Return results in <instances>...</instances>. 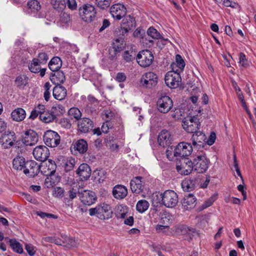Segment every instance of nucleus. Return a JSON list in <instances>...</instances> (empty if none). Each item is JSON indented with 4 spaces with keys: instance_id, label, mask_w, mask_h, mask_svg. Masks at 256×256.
Instances as JSON below:
<instances>
[{
    "instance_id": "bb28decb",
    "label": "nucleus",
    "mask_w": 256,
    "mask_h": 256,
    "mask_svg": "<svg viewBox=\"0 0 256 256\" xmlns=\"http://www.w3.org/2000/svg\"><path fill=\"white\" fill-rule=\"evenodd\" d=\"M112 194L114 198L118 200H122L127 196L128 190L126 186L118 184L114 188Z\"/></svg>"
},
{
    "instance_id": "774afa93",
    "label": "nucleus",
    "mask_w": 256,
    "mask_h": 256,
    "mask_svg": "<svg viewBox=\"0 0 256 256\" xmlns=\"http://www.w3.org/2000/svg\"><path fill=\"white\" fill-rule=\"evenodd\" d=\"M60 124L62 126L66 128H70L71 127L70 122L66 118L61 120Z\"/></svg>"
},
{
    "instance_id": "4468645a",
    "label": "nucleus",
    "mask_w": 256,
    "mask_h": 256,
    "mask_svg": "<svg viewBox=\"0 0 256 256\" xmlns=\"http://www.w3.org/2000/svg\"><path fill=\"white\" fill-rule=\"evenodd\" d=\"M78 196L80 202L84 205L90 206L94 204L96 200V196L94 192L84 190L78 192Z\"/></svg>"
},
{
    "instance_id": "e433bc0d",
    "label": "nucleus",
    "mask_w": 256,
    "mask_h": 256,
    "mask_svg": "<svg viewBox=\"0 0 256 256\" xmlns=\"http://www.w3.org/2000/svg\"><path fill=\"white\" fill-rule=\"evenodd\" d=\"M62 65V60L58 57L53 58L49 62L48 67L52 72L59 70Z\"/></svg>"
},
{
    "instance_id": "3c124183",
    "label": "nucleus",
    "mask_w": 256,
    "mask_h": 256,
    "mask_svg": "<svg viewBox=\"0 0 256 256\" xmlns=\"http://www.w3.org/2000/svg\"><path fill=\"white\" fill-rule=\"evenodd\" d=\"M76 245L75 240L71 238H66L63 241V246L68 248L74 247Z\"/></svg>"
},
{
    "instance_id": "de8ad7c7",
    "label": "nucleus",
    "mask_w": 256,
    "mask_h": 256,
    "mask_svg": "<svg viewBox=\"0 0 256 256\" xmlns=\"http://www.w3.org/2000/svg\"><path fill=\"white\" fill-rule=\"evenodd\" d=\"M68 114L74 117L76 120H80L82 116V112L77 108H72L68 110Z\"/></svg>"
},
{
    "instance_id": "e2e57ef3",
    "label": "nucleus",
    "mask_w": 256,
    "mask_h": 256,
    "mask_svg": "<svg viewBox=\"0 0 256 256\" xmlns=\"http://www.w3.org/2000/svg\"><path fill=\"white\" fill-rule=\"evenodd\" d=\"M66 4L68 8L71 10H74L77 8V4L76 0H67Z\"/></svg>"
},
{
    "instance_id": "f8f14e48",
    "label": "nucleus",
    "mask_w": 256,
    "mask_h": 256,
    "mask_svg": "<svg viewBox=\"0 0 256 256\" xmlns=\"http://www.w3.org/2000/svg\"><path fill=\"white\" fill-rule=\"evenodd\" d=\"M136 22L134 18L130 15L126 16L122 20L120 28L117 32L124 36L130 30L135 28Z\"/></svg>"
},
{
    "instance_id": "2f4dec72",
    "label": "nucleus",
    "mask_w": 256,
    "mask_h": 256,
    "mask_svg": "<svg viewBox=\"0 0 256 256\" xmlns=\"http://www.w3.org/2000/svg\"><path fill=\"white\" fill-rule=\"evenodd\" d=\"M172 70L176 71L178 70V72H182L185 66V62L182 57L180 54H176V62L171 64Z\"/></svg>"
},
{
    "instance_id": "6ab92c4d",
    "label": "nucleus",
    "mask_w": 256,
    "mask_h": 256,
    "mask_svg": "<svg viewBox=\"0 0 256 256\" xmlns=\"http://www.w3.org/2000/svg\"><path fill=\"white\" fill-rule=\"evenodd\" d=\"M38 141V134L32 130H26L22 139V143L26 146H32L36 144Z\"/></svg>"
},
{
    "instance_id": "680f3d73",
    "label": "nucleus",
    "mask_w": 256,
    "mask_h": 256,
    "mask_svg": "<svg viewBox=\"0 0 256 256\" xmlns=\"http://www.w3.org/2000/svg\"><path fill=\"white\" fill-rule=\"evenodd\" d=\"M183 111L180 109H176L175 111L172 114V116L176 120H178L182 116Z\"/></svg>"
},
{
    "instance_id": "4d7b16f0",
    "label": "nucleus",
    "mask_w": 256,
    "mask_h": 256,
    "mask_svg": "<svg viewBox=\"0 0 256 256\" xmlns=\"http://www.w3.org/2000/svg\"><path fill=\"white\" fill-rule=\"evenodd\" d=\"M40 64H43L46 62L48 58L45 52H40L38 54V58H36Z\"/></svg>"
},
{
    "instance_id": "9d476101",
    "label": "nucleus",
    "mask_w": 256,
    "mask_h": 256,
    "mask_svg": "<svg viewBox=\"0 0 256 256\" xmlns=\"http://www.w3.org/2000/svg\"><path fill=\"white\" fill-rule=\"evenodd\" d=\"M192 152V146L190 144L182 142L179 143L174 149V156L181 158H186L190 156Z\"/></svg>"
},
{
    "instance_id": "ddd939ff",
    "label": "nucleus",
    "mask_w": 256,
    "mask_h": 256,
    "mask_svg": "<svg viewBox=\"0 0 256 256\" xmlns=\"http://www.w3.org/2000/svg\"><path fill=\"white\" fill-rule=\"evenodd\" d=\"M24 173L30 178H34L38 175L40 170V166L34 160L26 162L24 168Z\"/></svg>"
},
{
    "instance_id": "bf43d9fd",
    "label": "nucleus",
    "mask_w": 256,
    "mask_h": 256,
    "mask_svg": "<svg viewBox=\"0 0 256 256\" xmlns=\"http://www.w3.org/2000/svg\"><path fill=\"white\" fill-rule=\"evenodd\" d=\"M60 20L62 23L66 24L70 20V15L67 13L64 12L62 14Z\"/></svg>"
},
{
    "instance_id": "5701e85b",
    "label": "nucleus",
    "mask_w": 256,
    "mask_h": 256,
    "mask_svg": "<svg viewBox=\"0 0 256 256\" xmlns=\"http://www.w3.org/2000/svg\"><path fill=\"white\" fill-rule=\"evenodd\" d=\"M172 137L170 132L162 130L158 134V141L159 144L163 147L169 146L171 144Z\"/></svg>"
},
{
    "instance_id": "393cba45",
    "label": "nucleus",
    "mask_w": 256,
    "mask_h": 256,
    "mask_svg": "<svg viewBox=\"0 0 256 256\" xmlns=\"http://www.w3.org/2000/svg\"><path fill=\"white\" fill-rule=\"evenodd\" d=\"M143 178L141 176H137L132 180L130 181V188L133 192L139 194L144 188V182L142 180Z\"/></svg>"
},
{
    "instance_id": "f3484780",
    "label": "nucleus",
    "mask_w": 256,
    "mask_h": 256,
    "mask_svg": "<svg viewBox=\"0 0 256 256\" xmlns=\"http://www.w3.org/2000/svg\"><path fill=\"white\" fill-rule=\"evenodd\" d=\"M206 136L204 133L196 131L192 134V141L194 148L200 149L206 146Z\"/></svg>"
},
{
    "instance_id": "0e129e2a",
    "label": "nucleus",
    "mask_w": 256,
    "mask_h": 256,
    "mask_svg": "<svg viewBox=\"0 0 256 256\" xmlns=\"http://www.w3.org/2000/svg\"><path fill=\"white\" fill-rule=\"evenodd\" d=\"M25 248L30 256H33L35 254L36 251L34 250V246L32 244H26Z\"/></svg>"
},
{
    "instance_id": "1a4fd4ad",
    "label": "nucleus",
    "mask_w": 256,
    "mask_h": 256,
    "mask_svg": "<svg viewBox=\"0 0 256 256\" xmlns=\"http://www.w3.org/2000/svg\"><path fill=\"white\" fill-rule=\"evenodd\" d=\"M173 106L172 100L168 96H162L156 102L158 110L161 113L166 114L170 110Z\"/></svg>"
},
{
    "instance_id": "0eeeda50",
    "label": "nucleus",
    "mask_w": 256,
    "mask_h": 256,
    "mask_svg": "<svg viewBox=\"0 0 256 256\" xmlns=\"http://www.w3.org/2000/svg\"><path fill=\"white\" fill-rule=\"evenodd\" d=\"M154 60V56L150 51L148 50L140 52L137 55L136 60L140 66L146 68L150 66Z\"/></svg>"
},
{
    "instance_id": "69168bd1",
    "label": "nucleus",
    "mask_w": 256,
    "mask_h": 256,
    "mask_svg": "<svg viewBox=\"0 0 256 256\" xmlns=\"http://www.w3.org/2000/svg\"><path fill=\"white\" fill-rule=\"evenodd\" d=\"M232 168L234 169L236 171L238 176H239L241 178H242V176L241 174L240 170L238 166V163L236 161V155H234V166H233Z\"/></svg>"
},
{
    "instance_id": "cd10ccee",
    "label": "nucleus",
    "mask_w": 256,
    "mask_h": 256,
    "mask_svg": "<svg viewBox=\"0 0 256 256\" xmlns=\"http://www.w3.org/2000/svg\"><path fill=\"white\" fill-rule=\"evenodd\" d=\"M66 77L64 73L60 70L52 72L50 74V80L56 85H60L65 81Z\"/></svg>"
},
{
    "instance_id": "864d4df0",
    "label": "nucleus",
    "mask_w": 256,
    "mask_h": 256,
    "mask_svg": "<svg viewBox=\"0 0 256 256\" xmlns=\"http://www.w3.org/2000/svg\"><path fill=\"white\" fill-rule=\"evenodd\" d=\"M133 52L132 51L130 52L128 51H126L124 52L122 57L126 62H132L134 58V56L132 54Z\"/></svg>"
},
{
    "instance_id": "a18cd8bd",
    "label": "nucleus",
    "mask_w": 256,
    "mask_h": 256,
    "mask_svg": "<svg viewBox=\"0 0 256 256\" xmlns=\"http://www.w3.org/2000/svg\"><path fill=\"white\" fill-rule=\"evenodd\" d=\"M40 64L39 63L36 58H34L28 66L29 70L33 73H38L40 68Z\"/></svg>"
},
{
    "instance_id": "ea45409f",
    "label": "nucleus",
    "mask_w": 256,
    "mask_h": 256,
    "mask_svg": "<svg viewBox=\"0 0 256 256\" xmlns=\"http://www.w3.org/2000/svg\"><path fill=\"white\" fill-rule=\"evenodd\" d=\"M100 10L107 9L110 6L112 0H91Z\"/></svg>"
},
{
    "instance_id": "423d86ee",
    "label": "nucleus",
    "mask_w": 256,
    "mask_h": 256,
    "mask_svg": "<svg viewBox=\"0 0 256 256\" xmlns=\"http://www.w3.org/2000/svg\"><path fill=\"white\" fill-rule=\"evenodd\" d=\"M193 169V162L188 158H181L179 163L176 164V170L181 174L188 175L191 173Z\"/></svg>"
},
{
    "instance_id": "09e8293b",
    "label": "nucleus",
    "mask_w": 256,
    "mask_h": 256,
    "mask_svg": "<svg viewBox=\"0 0 256 256\" xmlns=\"http://www.w3.org/2000/svg\"><path fill=\"white\" fill-rule=\"evenodd\" d=\"M148 36L154 39L161 38V35L160 32L154 28L150 27L147 31Z\"/></svg>"
},
{
    "instance_id": "79ce46f5",
    "label": "nucleus",
    "mask_w": 256,
    "mask_h": 256,
    "mask_svg": "<svg viewBox=\"0 0 256 256\" xmlns=\"http://www.w3.org/2000/svg\"><path fill=\"white\" fill-rule=\"evenodd\" d=\"M149 206L150 204L148 201L145 200H142L138 202L136 208L138 212L142 213L148 209Z\"/></svg>"
},
{
    "instance_id": "4c0bfd02",
    "label": "nucleus",
    "mask_w": 256,
    "mask_h": 256,
    "mask_svg": "<svg viewBox=\"0 0 256 256\" xmlns=\"http://www.w3.org/2000/svg\"><path fill=\"white\" fill-rule=\"evenodd\" d=\"M74 148L80 154L85 153L88 148L87 142L84 139L78 140L74 144Z\"/></svg>"
},
{
    "instance_id": "052dcab7",
    "label": "nucleus",
    "mask_w": 256,
    "mask_h": 256,
    "mask_svg": "<svg viewBox=\"0 0 256 256\" xmlns=\"http://www.w3.org/2000/svg\"><path fill=\"white\" fill-rule=\"evenodd\" d=\"M216 138V134L214 132H211L210 136H209L207 140H206V144H208V146L212 145Z\"/></svg>"
},
{
    "instance_id": "473e14b6",
    "label": "nucleus",
    "mask_w": 256,
    "mask_h": 256,
    "mask_svg": "<svg viewBox=\"0 0 256 256\" xmlns=\"http://www.w3.org/2000/svg\"><path fill=\"white\" fill-rule=\"evenodd\" d=\"M26 162L25 158L23 156H18L12 160L13 168L18 170H21L24 169Z\"/></svg>"
},
{
    "instance_id": "13d9d810",
    "label": "nucleus",
    "mask_w": 256,
    "mask_h": 256,
    "mask_svg": "<svg viewBox=\"0 0 256 256\" xmlns=\"http://www.w3.org/2000/svg\"><path fill=\"white\" fill-rule=\"evenodd\" d=\"M120 52H117V50L112 48L109 50V58L111 60H116L117 58L118 54Z\"/></svg>"
},
{
    "instance_id": "2eb2a0df",
    "label": "nucleus",
    "mask_w": 256,
    "mask_h": 256,
    "mask_svg": "<svg viewBox=\"0 0 256 256\" xmlns=\"http://www.w3.org/2000/svg\"><path fill=\"white\" fill-rule=\"evenodd\" d=\"M16 140V136L14 132H8L0 138V144L2 147L8 149L12 147Z\"/></svg>"
},
{
    "instance_id": "c85d7f7f",
    "label": "nucleus",
    "mask_w": 256,
    "mask_h": 256,
    "mask_svg": "<svg viewBox=\"0 0 256 256\" xmlns=\"http://www.w3.org/2000/svg\"><path fill=\"white\" fill-rule=\"evenodd\" d=\"M52 94L56 99L62 100L66 96V90L61 85H56L53 88Z\"/></svg>"
},
{
    "instance_id": "c03bdc74",
    "label": "nucleus",
    "mask_w": 256,
    "mask_h": 256,
    "mask_svg": "<svg viewBox=\"0 0 256 256\" xmlns=\"http://www.w3.org/2000/svg\"><path fill=\"white\" fill-rule=\"evenodd\" d=\"M75 164L74 158H70L65 160L64 162V166L65 170L67 172L70 171L74 168Z\"/></svg>"
},
{
    "instance_id": "c756f323",
    "label": "nucleus",
    "mask_w": 256,
    "mask_h": 256,
    "mask_svg": "<svg viewBox=\"0 0 256 256\" xmlns=\"http://www.w3.org/2000/svg\"><path fill=\"white\" fill-rule=\"evenodd\" d=\"M78 190L76 188H70L66 192L65 196L64 198V202L66 204L70 206V203L72 204V200L76 197Z\"/></svg>"
},
{
    "instance_id": "a878e982",
    "label": "nucleus",
    "mask_w": 256,
    "mask_h": 256,
    "mask_svg": "<svg viewBox=\"0 0 256 256\" xmlns=\"http://www.w3.org/2000/svg\"><path fill=\"white\" fill-rule=\"evenodd\" d=\"M76 172L82 180H86L90 176L91 170L88 164H82L79 166Z\"/></svg>"
},
{
    "instance_id": "37998d69",
    "label": "nucleus",
    "mask_w": 256,
    "mask_h": 256,
    "mask_svg": "<svg viewBox=\"0 0 256 256\" xmlns=\"http://www.w3.org/2000/svg\"><path fill=\"white\" fill-rule=\"evenodd\" d=\"M51 110L55 118H56L57 116H61L65 112L64 108V106L61 104H56L52 107Z\"/></svg>"
},
{
    "instance_id": "9b49d317",
    "label": "nucleus",
    "mask_w": 256,
    "mask_h": 256,
    "mask_svg": "<svg viewBox=\"0 0 256 256\" xmlns=\"http://www.w3.org/2000/svg\"><path fill=\"white\" fill-rule=\"evenodd\" d=\"M194 170L198 173H203L208 168V160L205 155H198L194 160Z\"/></svg>"
},
{
    "instance_id": "dca6fc26",
    "label": "nucleus",
    "mask_w": 256,
    "mask_h": 256,
    "mask_svg": "<svg viewBox=\"0 0 256 256\" xmlns=\"http://www.w3.org/2000/svg\"><path fill=\"white\" fill-rule=\"evenodd\" d=\"M110 13L114 19L120 20L126 16V8L124 4L118 3L110 7Z\"/></svg>"
},
{
    "instance_id": "c9c22d12",
    "label": "nucleus",
    "mask_w": 256,
    "mask_h": 256,
    "mask_svg": "<svg viewBox=\"0 0 256 256\" xmlns=\"http://www.w3.org/2000/svg\"><path fill=\"white\" fill-rule=\"evenodd\" d=\"M5 240L8 242L10 247L15 252L18 254H22L23 252V249L20 244L15 239H10L8 238H5Z\"/></svg>"
},
{
    "instance_id": "6e6552de",
    "label": "nucleus",
    "mask_w": 256,
    "mask_h": 256,
    "mask_svg": "<svg viewBox=\"0 0 256 256\" xmlns=\"http://www.w3.org/2000/svg\"><path fill=\"white\" fill-rule=\"evenodd\" d=\"M158 82L157 75L153 72L144 74L140 79L141 85L146 88H150L155 86Z\"/></svg>"
},
{
    "instance_id": "f03ea898",
    "label": "nucleus",
    "mask_w": 256,
    "mask_h": 256,
    "mask_svg": "<svg viewBox=\"0 0 256 256\" xmlns=\"http://www.w3.org/2000/svg\"><path fill=\"white\" fill-rule=\"evenodd\" d=\"M160 196L162 204L166 208H174L178 202V196L174 190H166Z\"/></svg>"
},
{
    "instance_id": "f257e3e1",
    "label": "nucleus",
    "mask_w": 256,
    "mask_h": 256,
    "mask_svg": "<svg viewBox=\"0 0 256 256\" xmlns=\"http://www.w3.org/2000/svg\"><path fill=\"white\" fill-rule=\"evenodd\" d=\"M95 7L89 4H82L79 8V14L82 19L86 22H92L96 16Z\"/></svg>"
},
{
    "instance_id": "b1692460",
    "label": "nucleus",
    "mask_w": 256,
    "mask_h": 256,
    "mask_svg": "<svg viewBox=\"0 0 256 256\" xmlns=\"http://www.w3.org/2000/svg\"><path fill=\"white\" fill-rule=\"evenodd\" d=\"M196 199L192 194L185 195L182 200V207L184 210H187L193 208L196 205Z\"/></svg>"
},
{
    "instance_id": "a211bd4d",
    "label": "nucleus",
    "mask_w": 256,
    "mask_h": 256,
    "mask_svg": "<svg viewBox=\"0 0 256 256\" xmlns=\"http://www.w3.org/2000/svg\"><path fill=\"white\" fill-rule=\"evenodd\" d=\"M34 158L40 161L44 162L48 159L50 155L48 148L44 146L36 147L33 150Z\"/></svg>"
},
{
    "instance_id": "5fc2aeb1",
    "label": "nucleus",
    "mask_w": 256,
    "mask_h": 256,
    "mask_svg": "<svg viewBox=\"0 0 256 256\" xmlns=\"http://www.w3.org/2000/svg\"><path fill=\"white\" fill-rule=\"evenodd\" d=\"M26 79L27 77L26 76H20L16 78L15 82L18 86H20L26 83Z\"/></svg>"
},
{
    "instance_id": "603ef678",
    "label": "nucleus",
    "mask_w": 256,
    "mask_h": 256,
    "mask_svg": "<svg viewBox=\"0 0 256 256\" xmlns=\"http://www.w3.org/2000/svg\"><path fill=\"white\" fill-rule=\"evenodd\" d=\"M239 64L242 66L244 68H246L248 66V60L246 58V55L242 52H240V54Z\"/></svg>"
},
{
    "instance_id": "4be33fe9",
    "label": "nucleus",
    "mask_w": 256,
    "mask_h": 256,
    "mask_svg": "<svg viewBox=\"0 0 256 256\" xmlns=\"http://www.w3.org/2000/svg\"><path fill=\"white\" fill-rule=\"evenodd\" d=\"M56 166L52 160H48V162H44L40 166V169L42 168L41 172L46 176H52L56 172Z\"/></svg>"
},
{
    "instance_id": "a19ab883",
    "label": "nucleus",
    "mask_w": 256,
    "mask_h": 256,
    "mask_svg": "<svg viewBox=\"0 0 256 256\" xmlns=\"http://www.w3.org/2000/svg\"><path fill=\"white\" fill-rule=\"evenodd\" d=\"M40 118L41 120L46 123L50 122L56 119L52 112V110L49 112L46 110L44 114L40 115Z\"/></svg>"
},
{
    "instance_id": "f704fd0d",
    "label": "nucleus",
    "mask_w": 256,
    "mask_h": 256,
    "mask_svg": "<svg viewBox=\"0 0 256 256\" xmlns=\"http://www.w3.org/2000/svg\"><path fill=\"white\" fill-rule=\"evenodd\" d=\"M118 35L120 36V37L114 40L112 42V48L117 50V52H120L124 47V36L120 35V34H118Z\"/></svg>"
},
{
    "instance_id": "49530a36",
    "label": "nucleus",
    "mask_w": 256,
    "mask_h": 256,
    "mask_svg": "<svg viewBox=\"0 0 256 256\" xmlns=\"http://www.w3.org/2000/svg\"><path fill=\"white\" fill-rule=\"evenodd\" d=\"M28 6L32 11L37 12L41 8L40 2L36 0H30L28 2Z\"/></svg>"
},
{
    "instance_id": "8fccbe9b",
    "label": "nucleus",
    "mask_w": 256,
    "mask_h": 256,
    "mask_svg": "<svg viewBox=\"0 0 256 256\" xmlns=\"http://www.w3.org/2000/svg\"><path fill=\"white\" fill-rule=\"evenodd\" d=\"M53 194L56 197L58 198H62L64 196H65L64 189L60 186L54 188Z\"/></svg>"
},
{
    "instance_id": "72a5a7b5",
    "label": "nucleus",
    "mask_w": 256,
    "mask_h": 256,
    "mask_svg": "<svg viewBox=\"0 0 256 256\" xmlns=\"http://www.w3.org/2000/svg\"><path fill=\"white\" fill-rule=\"evenodd\" d=\"M196 180L192 178H185L182 181V187L184 191L190 192L194 190Z\"/></svg>"
},
{
    "instance_id": "58836bf2",
    "label": "nucleus",
    "mask_w": 256,
    "mask_h": 256,
    "mask_svg": "<svg viewBox=\"0 0 256 256\" xmlns=\"http://www.w3.org/2000/svg\"><path fill=\"white\" fill-rule=\"evenodd\" d=\"M46 110L45 106L39 104L34 107L28 118L31 120H34L38 115L40 116L41 114H44Z\"/></svg>"
},
{
    "instance_id": "aec40b11",
    "label": "nucleus",
    "mask_w": 256,
    "mask_h": 256,
    "mask_svg": "<svg viewBox=\"0 0 256 256\" xmlns=\"http://www.w3.org/2000/svg\"><path fill=\"white\" fill-rule=\"evenodd\" d=\"M98 218L102 220L110 218L112 214L110 206L105 203L98 205Z\"/></svg>"
},
{
    "instance_id": "39448f33",
    "label": "nucleus",
    "mask_w": 256,
    "mask_h": 256,
    "mask_svg": "<svg viewBox=\"0 0 256 256\" xmlns=\"http://www.w3.org/2000/svg\"><path fill=\"white\" fill-rule=\"evenodd\" d=\"M44 141L47 146L55 148L60 144V137L56 132L49 130L44 132Z\"/></svg>"
},
{
    "instance_id": "7ed1b4c3",
    "label": "nucleus",
    "mask_w": 256,
    "mask_h": 256,
    "mask_svg": "<svg viewBox=\"0 0 256 256\" xmlns=\"http://www.w3.org/2000/svg\"><path fill=\"white\" fill-rule=\"evenodd\" d=\"M166 85L170 88H178L181 82L182 78L178 70L168 72L164 78Z\"/></svg>"
},
{
    "instance_id": "338daca9",
    "label": "nucleus",
    "mask_w": 256,
    "mask_h": 256,
    "mask_svg": "<svg viewBox=\"0 0 256 256\" xmlns=\"http://www.w3.org/2000/svg\"><path fill=\"white\" fill-rule=\"evenodd\" d=\"M110 128H112L110 123L107 121L106 122L104 123L102 126L101 130L102 132L104 134H106L108 132V130Z\"/></svg>"
},
{
    "instance_id": "20e7f679",
    "label": "nucleus",
    "mask_w": 256,
    "mask_h": 256,
    "mask_svg": "<svg viewBox=\"0 0 256 256\" xmlns=\"http://www.w3.org/2000/svg\"><path fill=\"white\" fill-rule=\"evenodd\" d=\"M200 122L196 116H186L182 122V126L184 129L188 132L194 133L199 129Z\"/></svg>"
},
{
    "instance_id": "6e6d98bb",
    "label": "nucleus",
    "mask_w": 256,
    "mask_h": 256,
    "mask_svg": "<svg viewBox=\"0 0 256 256\" xmlns=\"http://www.w3.org/2000/svg\"><path fill=\"white\" fill-rule=\"evenodd\" d=\"M126 79V76L124 72H119L116 74L115 80L118 82H124Z\"/></svg>"
},
{
    "instance_id": "7c9ffc66",
    "label": "nucleus",
    "mask_w": 256,
    "mask_h": 256,
    "mask_svg": "<svg viewBox=\"0 0 256 256\" xmlns=\"http://www.w3.org/2000/svg\"><path fill=\"white\" fill-rule=\"evenodd\" d=\"M26 113L25 110L22 108H18L14 110L11 116L12 120L16 122H21L26 118Z\"/></svg>"
},
{
    "instance_id": "412c9836",
    "label": "nucleus",
    "mask_w": 256,
    "mask_h": 256,
    "mask_svg": "<svg viewBox=\"0 0 256 256\" xmlns=\"http://www.w3.org/2000/svg\"><path fill=\"white\" fill-rule=\"evenodd\" d=\"M78 130L81 132H88L92 130L94 123L90 119L84 118L78 120Z\"/></svg>"
}]
</instances>
